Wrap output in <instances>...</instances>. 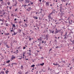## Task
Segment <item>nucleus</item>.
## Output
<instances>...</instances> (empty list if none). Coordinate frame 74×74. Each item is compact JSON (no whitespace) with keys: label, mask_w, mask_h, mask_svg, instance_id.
Listing matches in <instances>:
<instances>
[{"label":"nucleus","mask_w":74,"mask_h":74,"mask_svg":"<svg viewBox=\"0 0 74 74\" xmlns=\"http://www.w3.org/2000/svg\"><path fill=\"white\" fill-rule=\"evenodd\" d=\"M64 13H63V12H61V13H60V12L59 13V14H60V16L61 17H62L63 16V15H64Z\"/></svg>","instance_id":"f257e3e1"},{"label":"nucleus","mask_w":74,"mask_h":74,"mask_svg":"<svg viewBox=\"0 0 74 74\" xmlns=\"http://www.w3.org/2000/svg\"><path fill=\"white\" fill-rule=\"evenodd\" d=\"M62 8V6H60V7L59 8H60V12H62V10H64V9Z\"/></svg>","instance_id":"f03ea898"},{"label":"nucleus","mask_w":74,"mask_h":74,"mask_svg":"<svg viewBox=\"0 0 74 74\" xmlns=\"http://www.w3.org/2000/svg\"><path fill=\"white\" fill-rule=\"evenodd\" d=\"M12 57L11 59V60H14V59H15V57L14 56V55L12 56Z\"/></svg>","instance_id":"7ed1b4c3"},{"label":"nucleus","mask_w":74,"mask_h":74,"mask_svg":"<svg viewBox=\"0 0 74 74\" xmlns=\"http://www.w3.org/2000/svg\"><path fill=\"white\" fill-rule=\"evenodd\" d=\"M46 5H47V6H49V2H46Z\"/></svg>","instance_id":"20e7f679"},{"label":"nucleus","mask_w":74,"mask_h":74,"mask_svg":"<svg viewBox=\"0 0 74 74\" xmlns=\"http://www.w3.org/2000/svg\"><path fill=\"white\" fill-rule=\"evenodd\" d=\"M67 32H66L65 35H63V37H66L67 36Z\"/></svg>","instance_id":"39448f33"},{"label":"nucleus","mask_w":74,"mask_h":74,"mask_svg":"<svg viewBox=\"0 0 74 74\" xmlns=\"http://www.w3.org/2000/svg\"><path fill=\"white\" fill-rule=\"evenodd\" d=\"M45 38H49V34L46 35Z\"/></svg>","instance_id":"423d86ee"},{"label":"nucleus","mask_w":74,"mask_h":74,"mask_svg":"<svg viewBox=\"0 0 74 74\" xmlns=\"http://www.w3.org/2000/svg\"><path fill=\"white\" fill-rule=\"evenodd\" d=\"M18 32L19 33H21V32H22V31H21V30L20 29H18Z\"/></svg>","instance_id":"0eeeda50"},{"label":"nucleus","mask_w":74,"mask_h":74,"mask_svg":"<svg viewBox=\"0 0 74 74\" xmlns=\"http://www.w3.org/2000/svg\"><path fill=\"white\" fill-rule=\"evenodd\" d=\"M5 36H8V35H10V33H6L5 34Z\"/></svg>","instance_id":"6e6552de"},{"label":"nucleus","mask_w":74,"mask_h":74,"mask_svg":"<svg viewBox=\"0 0 74 74\" xmlns=\"http://www.w3.org/2000/svg\"><path fill=\"white\" fill-rule=\"evenodd\" d=\"M33 18H34L35 19H38V17H35V16H34Z\"/></svg>","instance_id":"1a4fd4ad"},{"label":"nucleus","mask_w":74,"mask_h":74,"mask_svg":"<svg viewBox=\"0 0 74 74\" xmlns=\"http://www.w3.org/2000/svg\"><path fill=\"white\" fill-rule=\"evenodd\" d=\"M34 66H35V65L34 64H33L31 66V67H33V68H34Z\"/></svg>","instance_id":"9d476101"},{"label":"nucleus","mask_w":74,"mask_h":74,"mask_svg":"<svg viewBox=\"0 0 74 74\" xmlns=\"http://www.w3.org/2000/svg\"><path fill=\"white\" fill-rule=\"evenodd\" d=\"M40 66H44V63H42V64L41 63L40 64Z\"/></svg>","instance_id":"9b49d317"},{"label":"nucleus","mask_w":74,"mask_h":74,"mask_svg":"<svg viewBox=\"0 0 74 74\" xmlns=\"http://www.w3.org/2000/svg\"><path fill=\"white\" fill-rule=\"evenodd\" d=\"M25 3H29V1H27V0H26V1H25Z\"/></svg>","instance_id":"f8f14e48"},{"label":"nucleus","mask_w":74,"mask_h":74,"mask_svg":"<svg viewBox=\"0 0 74 74\" xmlns=\"http://www.w3.org/2000/svg\"><path fill=\"white\" fill-rule=\"evenodd\" d=\"M69 25H72V23H71V22H70V21H69Z\"/></svg>","instance_id":"ddd939ff"},{"label":"nucleus","mask_w":74,"mask_h":74,"mask_svg":"<svg viewBox=\"0 0 74 74\" xmlns=\"http://www.w3.org/2000/svg\"><path fill=\"white\" fill-rule=\"evenodd\" d=\"M48 18H49L48 19H51V16H49H49H48Z\"/></svg>","instance_id":"4468645a"},{"label":"nucleus","mask_w":74,"mask_h":74,"mask_svg":"<svg viewBox=\"0 0 74 74\" xmlns=\"http://www.w3.org/2000/svg\"><path fill=\"white\" fill-rule=\"evenodd\" d=\"M58 30H55V33H58Z\"/></svg>","instance_id":"2eb2a0df"},{"label":"nucleus","mask_w":74,"mask_h":74,"mask_svg":"<svg viewBox=\"0 0 74 74\" xmlns=\"http://www.w3.org/2000/svg\"><path fill=\"white\" fill-rule=\"evenodd\" d=\"M1 4H2V5H3V4H4V1H1Z\"/></svg>","instance_id":"dca6fc26"},{"label":"nucleus","mask_w":74,"mask_h":74,"mask_svg":"<svg viewBox=\"0 0 74 74\" xmlns=\"http://www.w3.org/2000/svg\"><path fill=\"white\" fill-rule=\"evenodd\" d=\"M1 74H4V71H1Z\"/></svg>","instance_id":"f3484780"},{"label":"nucleus","mask_w":74,"mask_h":74,"mask_svg":"<svg viewBox=\"0 0 74 74\" xmlns=\"http://www.w3.org/2000/svg\"><path fill=\"white\" fill-rule=\"evenodd\" d=\"M9 62H10V60H8V61H7L6 63H8Z\"/></svg>","instance_id":"a211bd4d"},{"label":"nucleus","mask_w":74,"mask_h":74,"mask_svg":"<svg viewBox=\"0 0 74 74\" xmlns=\"http://www.w3.org/2000/svg\"><path fill=\"white\" fill-rule=\"evenodd\" d=\"M26 6H28V5H24V8H25V9H26V7H26Z\"/></svg>","instance_id":"6ab92c4d"},{"label":"nucleus","mask_w":74,"mask_h":74,"mask_svg":"<svg viewBox=\"0 0 74 74\" xmlns=\"http://www.w3.org/2000/svg\"><path fill=\"white\" fill-rule=\"evenodd\" d=\"M6 47L7 48H10V47H9L8 45H6Z\"/></svg>","instance_id":"aec40b11"},{"label":"nucleus","mask_w":74,"mask_h":74,"mask_svg":"<svg viewBox=\"0 0 74 74\" xmlns=\"http://www.w3.org/2000/svg\"><path fill=\"white\" fill-rule=\"evenodd\" d=\"M9 72V71H5V73L6 74H8V73Z\"/></svg>","instance_id":"412c9836"},{"label":"nucleus","mask_w":74,"mask_h":74,"mask_svg":"<svg viewBox=\"0 0 74 74\" xmlns=\"http://www.w3.org/2000/svg\"><path fill=\"white\" fill-rule=\"evenodd\" d=\"M28 55H29V56H31V55H32V54H31V52H29L28 54Z\"/></svg>","instance_id":"4be33fe9"},{"label":"nucleus","mask_w":74,"mask_h":74,"mask_svg":"<svg viewBox=\"0 0 74 74\" xmlns=\"http://www.w3.org/2000/svg\"><path fill=\"white\" fill-rule=\"evenodd\" d=\"M12 26V27H15V24H13Z\"/></svg>","instance_id":"5701e85b"},{"label":"nucleus","mask_w":74,"mask_h":74,"mask_svg":"<svg viewBox=\"0 0 74 74\" xmlns=\"http://www.w3.org/2000/svg\"><path fill=\"white\" fill-rule=\"evenodd\" d=\"M18 73L19 74H22V73H21V71H20V72H18Z\"/></svg>","instance_id":"b1692460"},{"label":"nucleus","mask_w":74,"mask_h":74,"mask_svg":"<svg viewBox=\"0 0 74 74\" xmlns=\"http://www.w3.org/2000/svg\"><path fill=\"white\" fill-rule=\"evenodd\" d=\"M18 33V32H16V33H14V35H16V34H17Z\"/></svg>","instance_id":"393cba45"},{"label":"nucleus","mask_w":74,"mask_h":74,"mask_svg":"<svg viewBox=\"0 0 74 74\" xmlns=\"http://www.w3.org/2000/svg\"><path fill=\"white\" fill-rule=\"evenodd\" d=\"M52 14H53L51 12V13H50L49 14V15L50 16H51V15H52Z\"/></svg>","instance_id":"a878e982"},{"label":"nucleus","mask_w":74,"mask_h":74,"mask_svg":"<svg viewBox=\"0 0 74 74\" xmlns=\"http://www.w3.org/2000/svg\"><path fill=\"white\" fill-rule=\"evenodd\" d=\"M23 55H25L26 54V52H23Z\"/></svg>","instance_id":"bb28decb"},{"label":"nucleus","mask_w":74,"mask_h":74,"mask_svg":"<svg viewBox=\"0 0 74 74\" xmlns=\"http://www.w3.org/2000/svg\"><path fill=\"white\" fill-rule=\"evenodd\" d=\"M29 41H31L32 40V38H30V37H29Z\"/></svg>","instance_id":"cd10ccee"},{"label":"nucleus","mask_w":74,"mask_h":74,"mask_svg":"<svg viewBox=\"0 0 74 74\" xmlns=\"http://www.w3.org/2000/svg\"><path fill=\"white\" fill-rule=\"evenodd\" d=\"M54 32H55V31L53 30L52 31V34H53V33H54Z\"/></svg>","instance_id":"c85d7f7f"},{"label":"nucleus","mask_w":74,"mask_h":74,"mask_svg":"<svg viewBox=\"0 0 74 74\" xmlns=\"http://www.w3.org/2000/svg\"><path fill=\"white\" fill-rule=\"evenodd\" d=\"M7 3L8 5H9L10 4V2H7Z\"/></svg>","instance_id":"c756f323"},{"label":"nucleus","mask_w":74,"mask_h":74,"mask_svg":"<svg viewBox=\"0 0 74 74\" xmlns=\"http://www.w3.org/2000/svg\"><path fill=\"white\" fill-rule=\"evenodd\" d=\"M61 33V35L62 36H63V32H62Z\"/></svg>","instance_id":"7c9ffc66"},{"label":"nucleus","mask_w":74,"mask_h":74,"mask_svg":"<svg viewBox=\"0 0 74 74\" xmlns=\"http://www.w3.org/2000/svg\"><path fill=\"white\" fill-rule=\"evenodd\" d=\"M13 64H16V65L17 64V63H16V62L14 63Z\"/></svg>","instance_id":"2f4dec72"},{"label":"nucleus","mask_w":74,"mask_h":74,"mask_svg":"<svg viewBox=\"0 0 74 74\" xmlns=\"http://www.w3.org/2000/svg\"><path fill=\"white\" fill-rule=\"evenodd\" d=\"M29 73V71H27V72H26L25 73V74H28Z\"/></svg>","instance_id":"473e14b6"},{"label":"nucleus","mask_w":74,"mask_h":74,"mask_svg":"<svg viewBox=\"0 0 74 74\" xmlns=\"http://www.w3.org/2000/svg\"><path fill=\"white\" fill-rule=\"evenodd\" d=\"M39 19L40 20H41L42 19V18L39 17Z\"/></svg>","instance_id":"72a5a7b5"},{"label":"nucleus","mask_w":74,"mask_h":74,"mask_svg":"<svg viewBox=\"0 0 74 74\" xmlns=\"http://www.w3.org/2000/svg\"><path fill=\"white\" fill-rule=\"evenodd\" d=\"M52 51V48H51L49 49V52H50V51Z\"/></svg>","instance_id":"f704fd0d"},{"label":"nucleus","mask_w":74,"mask_h":74,"mask_svg":"<svg viewBox=\"0 0 74 74\" xmlns=\"http://www.w3.org/2000/svg\"><path fill=\"white\" fill-rule=\"evenodd\" d=\"M39 48L40 49H42V47H40Z\"/></svg>","instance_id":"c9c22d12"},{"label":"nucleus","mask_w":74,"mask_h":74,"mask_svg":"<svg viewBox=\"0 0 74 74\" xmlns=\"http://www.w3.org/2000/svg\"><path fill=\"white\" fill-rule=\"evenodd\" d=\"M15 4H18V2H17V1H15Z\"/></svg>","instance_id":"e433bc0d"},{"label":"nucleus","mask_w":74,"mask_h":74,"mask_svg":"<svg viewBox=\"0 0 74 74\" xmlns=\"http://www.w3.org/2000/svg\"><path fill=\"white\" fill-rule=\"evenodd\" d=\"M26 49V47H23V49Z\"/></svg>","instance_id":"4c0bfd02"},{"label":"nucleus","mask_w":74,"mask_h":74,"mask_svg":"<svg viewBox=\"0 0 74 74\" xmlns=\"http://www.w3.org/2000/svg\"><path fill=\"white\" fill-rule=\"evenodd\" d=\"M25 25L26 26V27H27V24H26V23H25Z\"/></svg>","instance_id":"58836bf2"},{"label":"nucleus","mask_w":74,"mask_h":74,"mask_svg":"<svg viewBox=\"0 0 74 74\" xmlns=\"http://www.w3.org/2000/svg\"><path fill=\"white\" fill-rule=\"evenodd\" d=\"M59 64H55V65H56V66H58V65H59Z\"/></svg>","instance_id":"ea45409f"},{"label":"nucleus","mask_w":74,"mask_h":74,"mask_svg":"<svg viewBox=\"0 0 74 74\" xmlns=\"http://www.w3.org/2000/svg\"><path fill=\"white\" fill-rule=\"evenodd\" d=\"M20 48H21V46L20 47H18L17 48L18 49H20Z\"/></svg>","instance_id":"a19ab883"},{"label":"nucleus","mask_w":74,"mask_h":74,"mask_svg":"<svg viewBox=\"0 0 74 74\" xmlns=\"http://www.w3.org/2000/svg\"><path fill=\"white\" fill-rule=\"evenodd\" d=\"M46 33V31H45V30H44V32H43V33Z\"/></svg>","instance_id":"79ce46f5"},{"label":"nucleus","mask_w":74,"mask_h":74,"mask_svg":"<svg viewBox=\"0 0 74 74\" xmlns=\"http://www.w3.org/2000/svg\"><path fill=\"white\" fill-rule=\"evenodd\" d=\"M62 62L63 63H65V61H62Z\"/></svg>","instance_id":"37998d69"},{"label":"nucleus","mask_w":74,"mask_h":74,"mask_svg":"<svg viewBox=\"0 0 74 74\" xmlns=\"http://www.w3.org/2000/svg\"><path fill=\"white\" fill-rule=\"evenodd\" d=\"M50 33H52V30H51L50 31Z\"/></svg>","instance_id":"c03bdc74"},{"label":"nucleus","mask_w":74,"mask_h":74,"mask_svg":"<svg viewBox=\"0 0 74 74\" xmlns=\"http://www.w3.org/2000/svg\"><path fill=\"white\" fill-rule=\"evenodd\" d=\"M49 21V22H51V20L50 19V18H48Z\"/></svg>","instance_id":"a18cd8bd"},{"label":"nucleus","mask_w":74,"mask_h":74,"mask_svg":"<svg viewBox=\"0 0 74 74\" xmlns=\"http://www.w3.org/2000/svg\"><path fill=\"white\" fill-rule=\"evenodd\" d=\"M5 12H4L3 13V15H5Z\"/></svg>","instance_id":"49530a36"},{"label":"nucleus","mask_w":74,"mask_h":74,"mask_svg":"<svg viewBox=\"0 0 74 74\" xmlns=\"http://www.w3.org/2000/svg\"><path fill=\"white\" fill-rule=\"evenodd\" d=\"M41 59H44V57H41Z\"/></svg>","instance_id":"de8ad7c7"},{"label":"nucleus","mask_w":74,"mask_h":74,"mask_svg":"<svg viewBox=\"0 0 74 74\" xmlns=\"http://www.w3.org/2000/svg\"><path fill=\"white\" fill-rule=\"evenodd\" d=\"M38 66H40V64H38Z\"/></svg>","instance_id":"09e8293b"},{"label":"nucleus","mask_w":74,"mask_h":74,"mask_svg":"<svg viewBox=\"0 0 74 74\" xmlns=\"http://www.w3.org/2000/svg\"><path fill=\"white\" fill-rule=\"evenodd\" d=\"M23 34L24 35V36H25V35H26V34H25L23 32Z\"/></svg>","instance_id":"8fccbe9b"},{"label":"nucleus","mask_w":74,"mask_h":74,"mask_svg":"<svg viewBox=\"0 0 74 74\" xmlns=\"http://www.w3.org/2000/svg\"><path fill=\"white\" fill-rule=\"evenodd\" d=\"M31 8V7H28V9H29V10H30V9Z\"/></svg>","instance_id":"3c124183"},{"label":"nucleus","mask_w":74,"mask_h":74,"mask_svg":"<svg viewBox=\"0 0 74 74\" xmlns=\"http://www.w3.org/2000/svg\"><path fill=\"white\" fill-rule=\"evenodd\" d=\"M52 11H53L54 12H55V9H53Z\"/></svg>","instance_id":"603ef678"},{"label":"nucleus","mask_w":74,"mask_h":74,"mask_svg":"<svg viewBox=\"0 0 74 74\" xmlns=\"http://www.w3.org/2000/svg\"><path fill=\"white\" fill-rule=\"evenodd\" d=\"M69 69H70V70H71V69H73V67H71L69 68Z\"/></svg>","instance_id":"864d4df0"},{"label":"nucleus","mask_w":74,"mask_h":74,"mask_svg":"<svg viewBox=\"0 0 74 74\" xmlns=\"http://www.w3.org/2000/svg\"><path fill=\"white\" fill-rule=\"evenodd\" d=\"M0 11L1 12H3H3H4V10H3V11H1V10H0Z\"/></svg>","instance_id":"5fc2aeb1"},{"label":"nucleus","mask_w":74,"mask_h":74,"mask_svg":"<svg viewBox=\"0 0 74 74\" xmlns=\"http://www.w3.org/2000/svg\"><path fill=\"white\" fill-rule=\"evenodd\" d=\"M18 59L21 60V59H22V58H18Z\"/></svg>","instance_id":"6e6d98bb"},{"label":"nucleus","mask_w":74,"mask_h":74,"mask_svg":"<svg viewBox=\"0 0 74 74\" xmlns=\"http://www.w3.org/2000/svg\"><path fill=\"white\" fill-rule=\"evenodd\" d=\"M50 68H48V70H50Z\"/></svg>","instance_id":"4d7b16f0"},{"label":"nucleus","mask_w":74,"mask_h":74,"mask_svg":"<svg viewBox=\"0 0 74 74\" xmlns=\"http://www.w3.org/2000/svg\"><path fill=\"white\" fill-rule=\"evenodd\" d=\"M27 18H26V22H27Z\"/></svg>","instance_id":"13d9d810"},{"label":"nucleus","mask_w":74,"mask_h":74,"mask_svg":"<svg viewBox=\"0 0 74 74\" xmlns=\"http://www.w3.org/2000/svg\"><path fill=\"white\" fill-rule=\"evenodd\" d=\"M38 46H39V47H40V46H41V45H40V44H39L38 45Z\"/></svg>","instance_id":"bf43d9fd"},{"label":"nucleus","mask_w":74,"mask_h":74,"mask_svg":"<svg viewBox=\"0 0 74 74\" xmlns=\"http://www.w3.org/2000/svg\"><path fill=\"white\" fill-rule=\"evenodd\" d=\"M16 52H17V53H18V50H17Z\"/></svg>","instance_id":"052dcab7"},{"label":"nucleus","mask_w":74,"mask_h":74,"mask_svg":"<svg viewBox=\"0 0 74 74\" xmlns=\"http://www.w3.org/2000/svg\"><path fill=\"white\" fill-rule=\"evenodd\" d=\"M40 14H41V13H42V11L40 10Z\"/></svg>","instance_id":"680f3d73"},{"label":"nucleus","mask_w":74,"mask_h":74,"mask_svg":"<svg viewBox=\"0 0 74 74\" xmlns=\"http://www.w3.org/2000/svg\"><path fill=\"white\" fill-rule=\"evenodd\" d=\"M12 41H13V43L14 44V42H15V40H13Z\"/></svg>","instance_id":"e2e57ef3"},{"label":"nucleus","mask_w":74,"mask_h":74,"mask_svg":"<svg viewBox=\"0 0 74 74\" xmlns=\"http://www.w3.org/2000/svg\"><path fill=\"white\" fill-rule=\"evenodd\" d=\"M16 20H17L16 18H15L14 19V21H16Z\"/></svg>","instance_id":"0e129e2a"},{"label":"nucleus","mask_w":74,"mask_h":74,"mask_svg":"<svg viewBox=\"0 0 74 74\" xmlns=\"http://www.w3.org/2000/svg\"><path fill=\"white\" fill-rule=\"evenodd\" d=\"M72 43L74 44V40L72 42Z\"/></svg>","instance_id":"69168bd1"},{"label":"nucleus","mask_w":74,"mask_h":74,"mask_svg":"<svg viewBox=\"0 0 74 74\" xmlns=\"http://www.w3.org/2000/svg\"><path fill=\"white\" fill-rule=\"evenodd\" d=\"M54 41H55V42H57V40H56H56H54Z\"/></svg>","instance_id":"338daca9"},{"label":"nucleus","mask_w":74,"mask_h":74,"mask_svg":"<svg viewBox=\"0 0 74 74\" xmlns=\"http://www.w3.org/2000/svg\"><path fill=\"white\" fill-rule=\"evenodd\" d=\"M21 68H23V66L21 65Z\"/></svg>","instance_id":"774afa93"}]
</instances>
